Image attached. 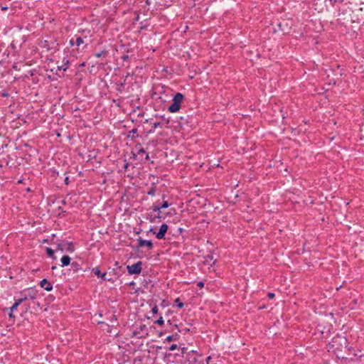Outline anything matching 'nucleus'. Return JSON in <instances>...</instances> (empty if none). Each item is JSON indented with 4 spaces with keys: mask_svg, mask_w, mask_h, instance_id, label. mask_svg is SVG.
Here are the masks:
<instances>
[{
    "mask_svg": "<svg viewBox=\"0 0 364 364\" xmlns=\"http://www.w3.org/2000/svg\"><path fill=\"white\" fill-rule=\"evenodd\" d=\"M170 205L171 204L167 200H163V203L160 205H152L151 209L153 212L157 213V215H154L151 213H146L145 216L146 220L151 223L160 222L162 218L161 210L168 208Z\"/></svg>",
    "mask_w": 364,
    "mask_h": 364,
    "instance_id": "nucleus-1",
    "label": "nucleus"
},
{
    "mask_svg": "<svg viewBox=\"0 0 364 364\" xmlns=\"http://www.w3.org/2000/svg\"><path fill=\"white\" fill-rule=\"evenodd\" d=\"M184 95L182 93L176 92L173 97L172 103L168 107V111L171 113L178 112L181 107Z\"/></svg>",
    "mask_w": 364,
    "mask_h": 364,
    "instance_id": "nucleus-2",
    "label": "nucleus"
},
{
    "mask_svg": "<svg viewBox=\"0 0 364 364\" xmlns=\"http://www.w3.org/2000/svg\"><path fill=\"white\" fill-rule=\"evenodd\" d=\"M38 46L40 48L46 49L47 51L58 50V44L55 41H49L47 40L41 41L38 43Z\"/></svg>",
    "mask_w": 364,
    "mask_h": 364,
    "instance_id": "nucleus-3",
    "label": "nucleus"
},
{
    "mask_svg": "<svg viewBox=\"0 0 364 364\" xmlns=\"http://www.w3.org/2000/svg\"><path fill=\"white\" fill-rule=\"evenodd\" d=\"M142 269V262L139 261L132 265L127 266V271L129 274H139Z\"/></svg>",
    "mask_w": 364,
    "mask_h": 364,
    "instance_id": "nucleus-4",
    "label": "nucleus"
},
{
    "mask_svg": "<svg viewBox=\"0 0 364 364\" xmlns=\"http://www.w3.org/2000/svg\"><path fill=\"white\" fill-rule=\"evenodd\" d=\"M168 229V225L166 223H164L160 226L159 230L157 232H154V234L156 235V237L157 239L163 240L165 238V235H166Z\"/></svg>",
    "mask_w": 364,
    "mask_h": 364,
    "instance_id": "nucleus-5",
    "label": "nucleus"
},
{
    "mask_svg": "<svg viewBox=\"0 0 364 364\" xmlns=\"http://www.w3.org/2000/svg\"><path fill=\"white\" fill-rule=\"evenodd\" d=\"M137 247H141L146 246L149 250H152L154 247L153 242L151 240H144L141 237H139L137 240Z\"/></svg>",
    "mask_w": 364,
    "mask_h": 364,
    "instance_id": "nucleus-6",
    "label": "nucleus"
},
{
    "mask_svg": "<svg viewBox=\"0 0 364 364\" xmlns=\"http://www.w3.org/2000/svg\"><path fill=\"white\" fill-rule=\"evenodd\" d=\"M23 297H27V299H31L33 300L37 298L38 291L34 289H28L21 294H23Z\"/></svg>",
    "mask_w": 364,
    "mask_h": 364,
    "instance_id": "nucleus-7",
    "label": "nucleus"
},
{
    "mask_svg": "<svg viewBox=\"0 0 364 364\" xmlns=\"http://www.w3.org/2000/svg\"><path fill=\"white\" fill-rule=\"evenodd\" d=\"M71 267L70 270L73 271V272H77L80 270H82L83 272H86L87 269H83L82 267V263L80 264L78 262L74 261L71 264Z\"/></svg>",
    "mask_w": 364,
    "mask_h": 364,
    "instance_id": "nucleus-8",
    "label": "nucleus"
},
{
    "mask_svg": "<svg viewBox=\"0 0 364 364\" xmlns=\"http://www.w3.org/2000/svg\"><path fill=\"white\" fill-rule=\"evenodd\" d=\"M92 271L94 272V274L97 276L98 277L102 278L104 281H108V282H112L113 280L111 278H107L106 274L107 273L105 272L103 274L101 273L100 269L98 267H96L92 269Z\"/></svg>",
    "mask_w": 364,
    "mask_h": 364,
    "instance_id": "nucleus-9",
    "label": "nucleus"
},
{
    "mask_svg": "<svg viewBox=\"0 0 364 364\" xmlns=\"http://www.w3.org/2000/svg\"><path fill=\"white\" fill-rule=\"evenodd\" d=\"M27 300V297H21L18 299H16L11 307L7 308L5 309V311L11 310V311H14L16 310L20 304H21L23 302Z\"/></svg>",
    "mask_w": 364,
    "mask_h": 364,
    "instance_id": "nucleus-10",
    "label": "nucleus"
},
{
    "mask_svg": "<svg viewBox=\"0 0 364 364\" xmlns=\"http://www.w3.org/2000/svg\"><path fill=\"white\" fill-rule=\"evenodd\" d=\"M40 286L47 291H50L53 289V285L46 279H43L41 281Z\"/></svg>",
    "mask_w": 364,
    "mask_h": 364,
    "instance_id": "nucleus-11",
    "label": "nucleus"
},
{
    "mask_svg": "<svg viewBox=\"0 0 364 364\" xmlns=\"http://www.w3.org/2000/svg\"><path fill=\"white\" fill-rule=\"evenodd\" d=\"M64 250L68 252H73L75 250L74 244L72 242H63Z\"/></svg>",
    "mask_w": 364,
    "mask_h": 364,
    "instance_id": "nucleus-12",
    "label": "nucleus"
},
{
    "mask_svg": "<svg viewBox=\"0 0 364 364\" xmlns=\"http://www.w3.org/2000/svg\"><path fill=\"white\" fill-rule=\"evenodd\" d=\"M71 258L68 255H64L61 257V267H64L68 266L70 263Z\"/></svg>",
    "mask_w": 364,
    "mask_h": 364,
    "instance_id": "nucleus-13",
    "label": "nucleus"
},
{
    "mask_svg": "<svg viewBox=\"0 0 364 364\" xmlns=\"http://www.w3.org/2000/svg\"><path fill=\"white\" fill-rule=\"evenodd\" d=\"M69 60L67 59L66 58H63V64L62 65H59L58 66V70H63V71H66L68 69V64H69Z\"/></svg>",
    "mask_w": 364,
    "mask_h": 364,
    "instance_id": "nucleus-14",
    "label": "nucleus"
},
{
    "mask_svg": "<svg viewBox=\"0 0 364 364\" xmlns=\"http://www.w3.org/2000/svg\"><path fill=\"white\" fill-rule=\"evenodd\" d=\"M138 136H139L138 129L136 128L130 130L127 134V137L131 138L132 140H134V139L137 138Z\"/></svg>",
    "mask_w": 364,
    "mask_h": 364,
    "instance_id": "nucleus-15",
    "label": "nucleus"
},
{
    "mask_svg": "<svg viewBox=\"0 0 364 364\" xmlns=\"http://www.w3.org/2000/svg\"><path fill=\"white\" fill-rule=\"evenodd\" d=\"M205 258V260L204 261L205 264H208L209 260L213 261V263L210 264L211 267L215 264L217 260L214 259L212 253L208 254Z\"/></svg>",
    "mask_w": 364,
    "mask_h": 364,
    "instance_id": "nucleus-16",
    "label": "nucleus"
},
{
    "mask_svg": "<svg viewBox=\"0 0 364 364\" xmlns=\"http://www.w3.org/2000/svg\"><path fill=\"white\" fill-rule=\"evenodd\" d=\"M74 37H75V46L79 47L80 46H81L82 44H83L85 43L84 38L82 37L77 36V35H75Z\"/></svg>",
    "mask_w": 364,
    "mask_h": 364,
    "instance_id": "nucleus-17",
    "label": "nucleus"
},
{
    "mask_svg": "<svg viewBox=\"0 0 364 364\" xmlns=\"http://www.w3.org/2000/svg\"><path fill=\"white\" fill-rule=\"evenodd\" d=\"M156 184L152 183L147 192V194L151 196H154L156 194Z\"/></svg>",
    "mask_w": 364,
    "mask_h": 364,
    "instance_id": "nucleus-18",
    "label": "nucleus"
},
{
    "mask_svg": "<svg viewBox=\"0 0 364 364\" xmlns=\"http://www.w3.org/2000/svg\"><path fill=\"white\" fill-rule=\"evenodd\" d=\"M179 338V335L176 333L175 334L170 335L166 337V341L168 342H171L173 341H177Z\"/></svg>",
    "mask_w": 364,
    "mask_h": 364,
    "instance_id": "nucleus-19",
    "label": "nucleus"
},
{
    "mask_svg": "<svg viewBox=\"0 0 364 364\" xmlns=\"http://www.w3.org/2000/svg\"><path fill=\"white\" fill-rule=\"evenodd\" d=\"M132 158L134 159H136V157L138 155L146 154V151L144 150V148H139L136 153L132 151Z\"/></svg>",
    "mask_w": 364,
    "mask_h": 364,
    "instance_id": "nucleus-20",
    "label": "nucleus"
},
{
    "mask_svg": "<svg viewBox=\"0 0 364 364\" xmlns=\"http://www.w3.org/2000/svg\"><path fill=\"white\" fill-rule=\"evenodd\" d=\"M174 303L177 308L182 309L184 306V304L181 301L180 298H176Z\"/></svg>",
    "mask_w": 364,
    "mask_h": 364,
    "instance_id": "nucleus-21",
    "label": "nucleus"
},
{
    "mask_svg": "<svg viewBox=\"0 0 364 364\" xmlns=\"http://www.w3.org/2000/svg\"><path fill=\"white\" fill-rule=\"evenodd\" d=\"M107 54H108V52L107 50H102L100 52L95 53V56L97 57V58H101L102 56L105 57V56L107 55Z\"/></svg>",
    "mask_w": 364,
    "mask_h": 364,
    "instance_id": "nucleus-22",
    "label": "nucleus"
},
{
    "mask_svg": "<svg viewBox=\"0 0 364 364\" xmlns=\"http://www.w3.org/2000/svg\"><path fill=\"white\" fill-rule=\"evenodd\" d=\"M155 323L158 324L160 326H164V320L163 317L161 316L157 320L155 321Z\"/></svg>",
    "mask_w": 364,
    "mask_h": 364,
    "instance_id": "nucleus-23",
    "label": "nucleus"
},
{
    "mask_svg": "<svg viewBox=\"0 0 364 364\" xmlns=\"http://www.w3.org/2000/svg\"><path fill=\"white\" fill-rule=\"evenodd\" d=\"M46 251L47 255H48L49 257H53V256H54V250H52L51 248H50V247H46Z\"/></svg>",
    "mask_w": 364,
    "mask_h": 364,
    "instance_id": "nucleus-24",
    "label": "nucleus"
},
{
    "mask_svg": "<svg viewBox=\"0 0 364 364\" xmlns=\"http://www.w3.org/2000/svg\"><path fill=\"white\" fill-rule=\"evenodd\" d=\"M111 318L110 322L112 323V326H115L117 323V318L114 315H112Z\"/></svg>",
    "mask_w": 364,
    "mask_h": 364,
    "instance_id": "nucleus-25",
    "label": "nucleus"
},
{
    "mask_svg": "<svg viewBox=\"0 0 364 364\" xmlns=\"http://www.w3.org/2000/svg\"><path fill=\"white\" fill-rule=\"evenodd\" d=\"M124 171L127 172L128 171V168L129 167V163L126 159L124 161Z\"/></svg>",
    "mask_w": 364,
    "mask_h": 364,
    "instance_id": "nucleus-26",
    "label": "nucleus"
},
{
    "mask_svg": "<svg viewBox=\"0 0 364 364\" xmlns=\"http://www.w3.org/2000/svg\"><path fill=\"white\" fill-rule=\"evenodd\" d=\"M167 323L171 326V330L170 331H173V328H178V325H176V324L172 325V322H171V320H168L167 321Z\"/></svg>",
    "mask_w": 364,
    "mask_h": 364,
    "instance_id": "nucleus-27",
    "label": "nucleus"
},
{
    "mask_svg": "<svg viewBox=\"0 0 364 364\" xmlns=\"http://www.w3.org/2000/svg\"><path fill=\"white\" fill-rule=\"evenodd\" d=\"M158 306L156 305H154L151 309V312L153 314H158Z\"/></svg>",
    "mask_w": 364,
    "mask_h": 364,
    "instance_id": "nucleus-28",
    "label": "nucleus"
},
{
    "mask_svg": "<svg viewBox=\"0 0 364 364\" xmlns=\"http://www.w3.org/2000/svg\"><path fill=\"white\" fill-rule=\"evenodd\" d=\"M205 361H206V364H216V363H213L212 357L210 355L206 358Z\"/></svg>",
    "mask_w": 364,
    "mask_h": 364,
    "instance_id": "nucleus-29",
    "label": "nucleus"
},
{
    "mask_svg": "<svg viewBox=\"0 0 364 364\" xmlns=\"http://www.w3.org/2000/svg\"><path fill=\"white\" fill-rule=\"evenodd\" d=\"M58 250H60L62 252L64 251L63 242L58 244Z\"/></svg>",
    "mask_w": 364,
    "mask_h": 364,
    "instance_id": "nucleus-30",
    "label": "nucleus"
},
{
    "mask_svg": "<svg viewBox=\"0 0 364 364\" xmlns=\"http://www.w3.org/2000/svg\"><path fill=\"white\" fill-rule=\"evenodd\" d=\"M267 296H268V298H269V299H274V296H275V294H274V293H272V292H269V293L267 294Z\"/></svg>",
    "mask_w": 364,
    "mask_h": 364,
    "instance_id": "nucleus-31",
    "label": "nucleus"
},
{
    "mask_svg": "<svg viewBox=\"0 0 364 364\" xmlns=\"http://www.w3.org/2000/svg\"><path fill=\"white\" fill-rule=\"evenodd\" d=\"M177 345L176 344H172L170 347H169V350L171 351H173L174 350H176L177 348Z\"/></svg>",
    "mask_w": 364,
    "mask_h": 364,
    "instance_id": "nucleus-32",
    "label": "nucleus"
},
{
    "mask_svg": "<svg viewBox=\"0 0 364 364\" xmlns=\"http://www.w3.org/2000/svg\"><path fill=\"white\" fill-rule=\"evenodd\" d=\"M69 44L70 46H75V37L72 38L70 41H69Z\"/></svg>",
    "mask_w": 364,
    "mask_h": 364,
    "instance_id": "nucleus-33",
    "label": "nucleus"
},
{
    "mask_svg": "<svg viewBox=\"0 0 364 364\" xmlns=\"http://www.w3.org/2000/svg\"><path fill=\"white\" fill-rule=\"evenodd\" d=\"M9 317L10 318H13V319H14V318H15V315H14V313H13L14 311H11V310H9Z\"/></svg>",
    "mask_w": 364,
    "mask_h": 364,
    "instance_id": "nucleus-34",
    "label": "nucleus"
},
{
    "mask_svg": "<svg viewBox=\"0 0 364 364\" xmlns=\"http://www.w3.org/2000/svg\"><path fill=\"white\" fill-rule=\"evenodd\" d=\"M161 125V124L160 122H154L152 124V127L156 129V128L160 127Z\"/></svg>",
    "mask_w": 364,
    "mask_h": 364,
    "instance_id": "nucleus-35",
    "label": "nucleus"
},
{
    "mask_svg": "<svg viewBox=\"0 0 364 364\" xmlns=\"http://www.w3.org/2000/svg\"><path fill=\"white\" fill-rule=\"evenodd\" d=\"M129 57L128 55H123L122 56V59L123 61H126V60H129Z\"/></svg>",
    "mask_w": 364,
    "mask_h": 364,
    "instance_id": "nucleus-36",
    "label": "nucleus"
},
{
    "mask_svg": "<svg viewBox=\"0 0 364 364\" xmlns=\"http://www.w3.org/2000/svg\"><path fill=\"white\" fill-rule=\"evenodd\" d=\"M197 286L199 287L200 288H203L204 287V282L200 281L198 282Z\"/></svg>",
    "mask_w": 364,
    "mask_h": 364,
    "instance_id": "nucleus-37",
    "label": "nucleus"
},
{
    "mask_svg": "<svg viewBox=\"0 0 364 364\" xmlns=\"http://www.w3.org/2000/svg\"><path fill=\"white\" fill-rule=\"evenodd\" d=\"M167 305H168V304H166V300H162L161 304V306L162 307H166Z\"/></svg>",
    "mask_w": 364,
    "mask_h": 364,
    "instance_id": "nucleus-38",
    "label": "nucleus"
},
{
    "mask_svg": "<svg viewBox=\"0 0 364 364\" xmlns=\"http://www.w3.org/2000/svg\"><path fill=\"white\" fill-rule=\"evenodd\" d=\"M139 329H140V331H144V330L146 329V325H144V324L140 325Z\"/></svg>",
    "mask_w": 364,
    "mask_h": 364,
    "instance_id": "nucleus-39",
    "label": "nucleus"
},
{
    "mask_svg": "<svg viewBox=\"0 0 364 364\" xmlns=\"http://www.w3.org/2000/svg\"><path fill=\"white\" fill-rule=\"evenodd\" d=\"M97 323H98V325H101V326L105 325V326H107L108 327H109V326L108 324L105 323L104 321H98Z\"/></svg>",
    "mask_w": 364,
    "mask_h": 364,
    "instance_id": "nucleus-40",
    "label": "nucleus"
},
{
    "mask_svg": "<svg viewBox=\"0 0 364 364\" xmlns=\"http://www.w3.org/2000/svg\"><path fill=\"white\" fill-rule=\"evenodd\" d=\"M1 96L4 97H6L9 96V94L6 92H4L1 93Z\"/></svg>",
    "mask_w": 364,
    "mask_h": 364,
    "instance_id": "nucleus-41",
    "label": "nucleus"
},
{
    "mask_svg": "<svg viewBox=\"0 0 364 364\" xmlns=\"http://www.w3.org/2000/svg\"><path fill=\"white\" fill-rule=\"evenodd\" d=\"M139 148H141V144L139 143V144H137L135 146V150H136V151H137V150H138Z\"/></svg>",
    "mask_w": 364,
    "mask_h": 364,
    "instance_id": "nucleus-42",
    "label": "nucleus"
},
{
    "mask_svg": "<svg viewBox=\"0 0 364 364\" xmlns=\"http://www.w3.org/2000/svg\"><path fill=\"white\" fill-rule=\"evenodd\" d=\"M65 183L66 185H68L69 183V178L68 177H65Z\"/></svg>",
    "mask_w": 364,
    "mask_h": 364,
    "instance_id": "nucleus-43",
    "label": "nucleus"
},
{
    "mask_svg": "<svg viewBox=\"0 0 364 364\" xmlns=\"http://www.w3.org/2000/svg\"><path fill=\"white\" fill-rule=\"evenodd\" d=\"M13 68H14V70H20V69L18 68V65H16V64H14V65H13Z\"/></svg>",
    "mask_w": 364,
    "mask_h": 364,
    "instance_id": "nucleus-44",
    "label": "nucleus"
},
{
    "mask_svg": "<svg viewBox=\"0 0 364 364\" xmlns=\"http://www.w3.org/2000/svg\"><path fill=\"white\" fill-rule=\"evenodd\" d=\"M186 350H187V348H181V353H182V354L185 353H186Z\"/></svg>",
    "mask_w": 364,
    "mask_h": 364,
    "instance_id": "nucleus-45",
    "label": "nucleus"
},
{
    "mask_svg": "<svg viewBox=\"0 0 364 364\" xmlns=\"http://www.w3.org/2000/svg\"><path fill=\"white\" fill-rule=\"evenodd\" d=\"M145 160L146 161H149V156L148 154H146V156H145Z\"/></svg>",
    "mask_w": 364,
    "mask_h": 364,
    "instance_id": "nucleus-46",
    "label": "nucleus"
},
{
    "mask_svg": "<svg viewBox=\"0 0 364 364\" xmlns=\"http://www.w3.org/2000/svg\"><path fill=\"white\" fill-rule=\"evenodd\" d=\"M166 197V195L163 194L162 196H161L162 200H165Z\"/></svg>",
    "mask_w": 364,
    "mask_h": 364,
    "instance_id": "nucleus-47",
    "label": "nucleus"
},
{
    "mask_svg": "<svg viewBox=\"0 0 364 364\" xmlns=\"http://www.w3.org/2000/svg\"><path fill=\"white\" fill-rule=\"evenodd\" d=\"M61 203H62L63 205H65V203H66L65 200H61Z\"/></svg>",
    "mask_w": 364,
    "mask_h": 364,
    "instance_id": "nucleus-48",
    "label": "nucleus"
},
{
    "mask_svg": "<svg viewBox=\"0 0 364 364\" xmlns=\"http://www.w3.org/2000/svg\"><path fill=\"white\" fill-rule=\"evenodd\" d=\"M178 231L181 233L183 232V229L182 228H178Z\"/></svg>",
    "mask_w": 364,
    "mask_h": 364,
    "instance_id": "nucleus-49",
    "label": "nucleus"
},
{
    "mask_svg": "<svg viewBox=\"0 0 364 364\" xmlns=\"http://www.w3.org/2000/svg\"><path fill=\"white\" fill-rule=\"evenodd\" d=\"M6 9H7V7H4V6L1 7V10H3V11H5Z\"/></svg>",
    "mask_w": 364,
    "mask_h": 364,
    "instance_id": "nucleus-50",
    "label": "nucleus"
},
{
    "mask_svg": "<svg viewBox=\"0 0 364 364\" xmlns=\"http://www.w3.org/2000/svg\"><path fill=\"white\" fill-rule=\"evenodd\" d=\"M85 63H82V64H80V66L82 67V66H85Z\"/></svg>",
    "mask_w": 364,
    "mask_h": 364,
    "instance_id": "nucleus-51",
    "label": "nucleus"
},
{
    "mask_svg": "<svg viewBox=\"0 0 364 364\" xmlns=\"http://www.w3.org/2000/svg\"><path fill=\"white\" fill-rule=\"evenodd\" d=\"M149 232H152L154 233V229H153V228H151V229L149 230Z\"/></svg>",
    "mask_w": 364,
    "mask_h": 364,
    "instance_id": "nucleus-52",
    "label": "nucleus"
}]
</instances>
